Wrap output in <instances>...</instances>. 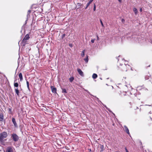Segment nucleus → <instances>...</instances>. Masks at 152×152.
Returning <instances> with one entry per match:
<instances>
[{"label": "nucleus", "instance_id": "obj_1", "mask_svg": "<svg viewBox=\"0 0 152 152\" xmlns=\"http://www.w3.org/2000/svg\"><path fill=\"white\" fill-rule=\"evenodd\" d=\"M7 136V133L6 132H4L0 133V142H2L3 139L6 138Z\"/></svg>", "mask_w": 152, "mask_h": 152}, {"label": "nucleus", "instance_id": "obj_2", "mask_svg": "<svg viewBox=\"0 0 152 152\" xmlns=\"http://www.w3.org/2000/svg\"><path fill=\"white\" fill-rule=\"evenodd\" d=\"M11 138L15 142H17L19 140V137L16 134L13 133L11 134Z\"/></svg>", "mask_w": 152, "mask_h": 152}, {"label": "nucleus", "instance_id": "obj_3", "mask_svg": "<svg viewBox=\"0 0 152 152\" xmlns=\"http://www.w3.org/2000/svg\"><path fill=\"white\" fill-rule=\"evenodd\" d=\"M6 152H13L12 148L10 146L7 147L6 151Z\"/></svg>", "mask_w": 152, "mask_h": 152}, {"label": "nucleus", "instance_id": "obj_4", "mask_svg": "<svg viewBox=\"0 0 152 152\" xmlns=\"http://www.w3.org/2000/svg\"><path fill=\"white\" fill-rule=\"evenodd\" d=\"M51 88L52 92L54 94L56 93V88L54 87V86H51Z\"/></svg>", "mask_w": 152, "mask_h": 152}, {"label": "nucleus", "instance_id": "obj_5", "mask_svg": "<svg viewBox=\"0 0 152 152\" xmlns=\"http://www.w3.org/2000/svg\"><path fill=\"white\" fill-rule=\"evenodd\" d=\"M77 72L81 76H84L82 70L80 69H77Z\"/></svg>", "mask_w": 152, "mask_h": 152}, {"label": "nucleus", "instance_id": "obj_6", "mask_svg": "<svg viewBox=\"0 0 152 152\" xmlns=\"http://www.w3.org/2000/svg\"><path fill=\"white\" fill-rule=\"evenodd\" d=\"M29 38V35L28 34H26L25 37L24 38L23 40V42H25V40H28Z\"/></svg>", "mask_w": 152, "mask_h": 152}, {"label": "nucleus", "instance_id": "obj_7", "mask_svg": "<svg viewBox=\"0 0 152 152\" xmlns=\"http://www.w3.org/2000/svg\"><path fill=\"white\" fill-rule=\"evenodd\" d=\"M124 129L126 133L129 134H130L129 132V130L127 127L126 126H124Z\"/></svg>", "mask_w": 152, "mask_h": 152}, {"label": "nucleus", "instance_id": "obj_8", "mask_svg": "<svg viewBox=\"0 0 152 152\" xmlns=\"http://www.w3.org/2000/svg\"><path fill=\"white\" fill-rule=\"evenodd\" d=\"M12 122L15 126V127H17V124L16 123L15 118H12Z\"/></svg>", "mask_w": 152, "mask_h": 152}, {"label": "nucleus", "instance_id": "obj_9", "mask_svg": "<svg viewBox=\"0 0 152 152\" xmlns=\"http://www.w3.org/2000/svg\"><path fill=\"white\" fill-rule=\"evenodd\" d=\"M19 77L20 79V81H22L23 80L22 75L21 73H20L19 74Z\"/></svg>", "mask_w": 152, "mask_h": 152}, {"label": "nucleus", "instance_id": "obj_10", "mask_svg": "<svg viewBox=\"0 0 152 152\" xmlns=\"http://www.w3.org/2000/svg\"><path fill=\"white\" fill-rule=\"evenodd\" d=\"M92 77V78L94 79H95L97 77V75L96 74L94 73L93 74Z\"/></svg>", "mask_w": 152, "mask_h": 152}, {"label": "nucleus", "instance_id": "obj_11", "mask_svg": "<svg viewBox=\"0 0 152 152\" xmlns=\"http://www.w3.org/2000/svg\"><path fill=\"white\" fill-rule=\"evenodd\" d=\"M133 11L134 12V13L135 15H136L137 14V13L138 12V11L137 10V9L136 8H134L133 9Z\"/></svg>", "mask_w": 152, "mask_h": 152}, {"label": "nucleus", "instance_id": "obj_12", "mask_svg": "<svg viewBox=\"0 0 152 152\" xmlns=\"http://www.w3.org/2000/svg\"><path fill=\"white\" fill-rule=\"evenodd\" d=\"M15 92L16 94H17V95L18 96L19 94V90L18 89V88H15Z\"/></svg>", "mask_w": 152, "mask_h": 152}, {"label": "nucleus", "instance_id": "obj_13", "mask_svg": "<svg viewBox=\"0 0 152 152\" xmlns=\"http://www.w3.org/2000/svg\"><path fill=\"white\" fill-rule=\"evenodd\" d=\"M3 115L2 114H0V121H2L3 119Z\"/></svg>", "mask_w": 152, "mask_h": 152}, {"label": "nucleus", "instance_id": "obj_14", "mask_svg": "<svg viewBox=\"0 0 152 152\" xmlns=\"http://www.w3.org/2000/svg\"><path fill=\"white\" fill-rule=\"evenodd\" d=\"M61 89L62 90V92L63 93H64V94H66L67 93L66 90L65 89H64L63 88H62Z\"/></svg>", "mask_w": 152, "mask_h": 152}, {"label": "nucleus", "instance_id": "obj_15", "mask_svg": "<svg viewBox=\"0 0 152 152\" xmlns=\"http://www.w3.org/2000/svg\"><path fill=\"white\" fill-rule=\"evenodd\" d=\"M85 50H84L82 52V53L81 54V56L83 57L85 56Z\"/></svg>", "mask_w": 152, "mask_h": 152}, {"label": "nucleus", "instance_id": "obj_16", "mask_svg": "<svg viewBox=\"0 0 152 152\" xmlns=\"http://www.w3.org/2000/svg\"><path fill=\"white\" fill-rule=\"evenodd\" d=\"M84 61H85L86 62V63H87L88 62V56H87L86 58H85L84 59Z\"/></svg>", "mask_w": 152, "mask_h": 152}, {"label": "nucleus", "instance_id": "obj_17", "mask_svg": "<svg viewBox=\"0 0 152 152\" xmlns=\"http://www.w3.org/2000/svg\"><path fill=\"white\" fill-rule=\"evenodd\" d=\"M91 3L90 1L88 3V4L86 5V6L85 8V9H87V8L88 7V6L90 5V4Z\"/></svg>", "mask_w": 152, "mask_h": 152}, {"label": "nucleus", "instance_id": "obj_18", "mask_svg": "<svg viewBox=\"0 0 152 152\" xmlns=\"http://www.w3.org/2000/svg\"><path fill=\"white\" fill-rule=\"evenodd\" d=\"M74 80L73 77H71L69 78V80L70 82H72Z\"/></svg>", "mask_w": 152, "mask_h": 152}, {"label": "nucleus", "instance_id": "obj_19", "mask_svg": "<svg viewBox=\"0 0 152 152\" xmlns=\"http://www.w3.org/2000/svg\"><path fill=\"white\" fill-rule=\"evenodd\" d=\"M100 23H101V25H102V26L103 27H104V25H103V23H102V20H100Z\"/></svg>", "mask_w": 152, "mask_h": 152}, {"label": "nucleus", "instance_id": "obj_20", "mask_svg": "<svg viewBox=\"0 0 152 152\" xmlns=\"http://www.w3.org/2000/svg\"><path fill=\"white\" fill-rule=\"evenodd\" d=\"M96 10V5H95V4H94V10L95 11Z\"/></svg>", "mask_w": 152, "mask_h": 152}, {"label": "nucleus", "instance_id": "obj_21", "mask_svg": "<svg viewBox=\"0 0 152 152\" xmlns=\"http://www.w3.org/2000/svg\"><path fill=\"white\" fill-rule=\"evenodd\" d=\"M94 41H95V39H92L91 40V42L92 43H93L94 42Z\"/></svg>", "mask_w": 152, "mask_h": 152}, {"label": "nucleus", "instance_id": "obj_22", "mask_svg": "<svg viewBox=\"0 0 152 152\" xmlns=\"http://www.w3.org/2000/svg\"><path fill=\"white\" fill-rule=\"evenodd\" d=\"M14 86H18V84L17 83H15L14 84Z\"/></svg>", "mask_w": 152, "mask_h": 152}, {"label": "nucleus", "instance_id": "obj_23", "mask_svg": "<svg viewBox=\"0 0 152 152\" xmlns=\"http://www.w3.org/2000/svg\"><path fill=\"white\" fill-rule=\"evenodd\" d=\"M26 84H27V86H29V82L28 81H27Z\"/></svg>", "mask_w": 152, "mask_h": 152}, {"label": "nucleus", "instance_id": "obj_24", "mask_svg": "<svg viewBox=\"0 0 152 152\" xmlns=\"http://www.w3.org/2000/svg\"><path fill=\"white\" fill-rule=\"evenodd\" d=\"M125 150H126V152H129L126 148H125Z\"/></svg>", "mask_w": 152, "mask_h": 152}, {"label": "nucleus", "instance_id": "obj_25", "mask_svg": "<svg viewBox=\"0 0 152 152\" xmlns=\"http://www.w3.org/2000/svg\"><path fill=\"white\" fill-rule=\"evenodd\" d=\"M140 12H142V8H140Z\"/></svg>", "mask_w": 152, "mask_h": 152}, {"label": "nucleus", "instance_id": "obj_26", "mask_svg": "<svg viewBox=\"0 0 152 152\" xmlns=\"http://www.w3.org/2000/svg\"><path fill=\"white\" fill-rule=\"evenodd\" d=\"M65 35V34H63L62 36V37H64Z\"/></svg>", "mask_w": 152, "mask_h": 152}, {"label": "nucleus", "instance_id": "obj_27", "mask_svg": "<svg viewBox=\"0 0 152 152\" xmlns=\"http://www.w3.org/2000/svg\"><path fill=\"white\" fill-rule=\"evenodd\" d=\"M97 40H99V37L98 36H97Z\"/></svg>", "mask_w": 152, "mask_h": 152}, {"label": "nucleus", "instance_id": "obj_28", "mask_svg": "<svg viewBox=\"0 0 152 152\" xmlns=\"http://www.w3.org/2000/svg\"><path fill=\"white\" fill-rule=\"evenodd\" d=\"M124 21H125V20H124V19H122V22H124Z\"/></svg>", "mask_w": 152, "mask_h": 152}, {"label": "nucleus", "instance_id": "obj_29", "mask_svg": "<svg viewBox=\"0 0 152 152\" xmlns=\"http://www.w3.org/2000/svg\"><path fill=\"white\" fill-rule=\"evenodd\" d=\"M31 12V11L29 10L28 11V13H30Z\"/></svg>", "mask_w": 152, "mask_h": 152}, {"label": "nucleus", "instance_id": "obj_30", "mask_svg": "<svg viewBox=\"0 0 152 152\" xmlns=\"http://www.w3.org/2000/svg\"><path fill=\"white\" fill-rule=\"evenodd\" d=\"M94 0H90V1H89L91 2H92V1H93Z\"/></svg>", "mask_w": 152, "mask_h": 152}, {"label": "nucleus", "instance_id": "obj_31", "mask_svg": "<svg viewBox=\"0 0 152 152\" xmlns=\"http://www.w3.org/2000/svg\"><path fill=\"white\" fill-rule=\"evenodd\" d=\"M27 87L28 88V90H29V86H27Z\"/></svg>", "mask_w": 152, "mask_h": 152}, {"label": "nucleus", "instance_id": "obj_32", "mask_svg": "<svg viewBox=\"0 0 152 152\" xmlns=\"http://www.w3.org/2000/svg\"><path fill=\"white\" fill-rule=\"evenodd\" d=\"M118 0L119 1V2H121V0Z\"/></svg>", "mask_w": 152, "mask_h": 152}, {"label": "nucleus", "instance_id": "obj_33", "mask_svg": "<svg viewBox=\"0 0 152 152\" xmlns=\"http://www.w3.org/2000/svg\"><path fill=\"white\" fill-rule=\"evenodd\" d=\"M69 46L70 47H72V45L71 44H70L69 45Z\"/></svg>", "mask_w": 152, "mask_h": 152}, {"label": "nucleus", "instance_id": "obj_34", "mask_svg": "<svg viewBox=\"0 0 152 152\" xmlns=\"http://www.w3.org/2000/svg\"><path fill=\"white\" fill-rule=\"evenodd\" d=\"M9 110L10 111H11V109H9Z\"/></svg>", "mask_w": 152, "mask_h": 152}, {"label": "nucleus", "instance_id": "obj_35", "mask_svg": "<svg viewBox=\"0 0 152 152\" xmlns=\"http://www.w3.org/2000/svg\"><path fill=\"white\" fill-rule=\"evenodd\" d=\"M15 87H18V86H15Z\"/></svg>", "mask_w": 152, "mask_h": 152}, {"label": "nucleus", "instance_id": "obj_36", "mask_svg": "<svg viewBox=\"0 0 152 152\" xmlns=\"http://www.w3.org/2000/svg\"><path fill=\"white\" fill-rule=\"evenodd\" d=\"M102 148H103V145H102Z\"/></svg>", "mask_w": 152, "mask_h": 152}, {"label": "nucleus", "instance_id": "obj_37", "mask_svg": "<svg viewBox=\"0 0 152 152\" xmlns=\"http://www.w3.org/2000/svg\"><path fill=\"white\" fill-rule=\"evenodd\" d=\"M112 86V88H113V86Z\"/></svg>", "mask_w": 152, "mask_h": 152}, {"label": "nucleus", "instance_id": "obj_38", "mask_svg": "<svg viewBox=\"0 0 152 152\" xmlns=\"http://www.w3.org/2000/svg\"><path fill=\"white\" fill-rule=\"evenodd\" d=\"M151 43H152V41H151Z\"/></svg>", "mask_w": 152, "mask_h": 152}]
</instances>
